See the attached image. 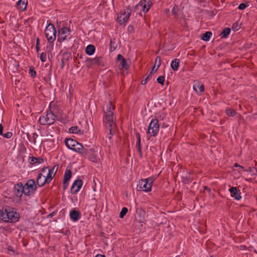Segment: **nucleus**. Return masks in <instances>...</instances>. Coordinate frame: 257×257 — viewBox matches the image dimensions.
Segmentation results:
<instances>
[{
    "mask_svg": "<svg viewBox=\"0 0 257 257\" xmlns=\"http://www.w3.org/2000/svg\"><path fill=\"white\" fill-rule=\"evenodd\" d=\"M4 221L8 223H16L20 218L19 212L14 208L9 206H4Z\"/></svg>",
    "mask_w": 257,
    "mask_h": 257,
    "instance_id": "f257e3e1",
    "label": "nucleus"
},
{
    "mask_svg": "<svg viewBox=\"0 0 257 257\" xmlns=\"http://www.w3.org/2000/svg\"><path fill=\"white\" fill-rule=\"evenodd\" d=\"M65 143L68 149L80 154L83 153L84 147L77 141L71 138H66L65 140Z\"/></svg>",
    "mask_w": 257,
    "mask_h": 257,
    "instance_id": "f03ea898",
    "label": "nucleus"
},
{
    "mask_svg": "<svg viewBox=\"0 0 257 257\" xmlns=\"http://www.w3.org/2000/svg\"><path fill=\"white\" fill-rule=\"evenodd\" d=\"M114 109L115 106L111 102H109L106 105L105 109L103 108L106 119V121H105L106 125L115 124L113 120V112L112 111V110H114Z\"/></svg>",
    "mask_w": 257,
    "mask_h": 257,
    "instance_id": "7ed1b4c3",
    "label": "nucleus"
},
{
    "mask_svg": "<svg viewBox=\"0 0 257 257\" xmlns=\"http://www.w3.org/2000/svg\"><path fill=\"white\" fill-rule=\"evenodd\" d=\"M56 117V115L52 111L49 110L46 112V114L45 115L40 116L39 118V122L42 125H51L55 122Z\"/></svg>",
    "mask_w": 257,
    "mask_h": 257,
    "instance_id": "20e7f679",
    "label": "nucleus"
},
{
    "mask_svg": "<svg viewBox=\"0 0 257 257\" xmlns=\"http://www.w3.org/2000/svg\"><path fill=\"white\" fill-rule=\"evenodd\" d=\"M57 31L54 26L50 23L45 30V36L49 43H53L56 38Z\"/></svg>",
    "mask_w": 257,
    "mask_h": 257,
    "instance_id": "39448f33",
    "label": "nucleus"
},
{
    "mask_svg": "<svg viewBox=\"0 0 257 257\" xmlns=\"http://www.w3.org/2000/svg\"><path fill=\"white\" fill-rule=\"evenodd\" d=\"M24 186H25V191H26L24 192L25 196H29L33 195L37 189L36 182L34 179H32L28 180Z\"/></svg>",
    "mask_w": 257,
    "mask_h": 257,
    "instance_id": "423d86ee",
    "label": "nucleus"
},
{
    "mask_svg": "<svg viewBox=\"0 0 257 257\" xmlns=\"http://www.w3.org/2000/svg\"><path fill=\"white\" fill-rule=\"evenodd\" d=\"M159 120V119L156 118L151 120L148 130V134L150 135V137H155L158 134L160 127Z\"/></svg>",
    "mask_w": 257,
    "mask_h": 257,
    "instance_id": "0eeeda50",
    "label": "nucleus"
},
{
    "mask_svg": "<svg viewBox=\"0 0 257 257\" xmlns=\"http://www.w3.org/2000/svg\"><path fill=\"white\" fill-rule=\"evenodd\" d=\"M85 62L86 67L88 68H90L92 65H96L98 66H104V62L103 59L101 57H96L95 58L92 59L90 58L86 57L85 58Z\"/></svg>",
    "mask_w": 257,
    "mask_h": 257,
    "instance_id": "6e6552de",
    "label": "nucleus"
},
{
    "mask_svg": "<svg viewBox=\"0 0 257 257\" xmlns=\"http://www.w3.org/2000/svg\"><path fill=\"white\" fill-rule=\"evenodd\" d=\"M154 180L152 178H148L144 180H141L139 181L138 187L140 186V189H143L146 192L151 190V188Z\"/></svg>",
    "mask_w": 257,
    "mask_h": 257,
    "instance_id": "1a4fd4ad",
    "label": "nucleus"
},
{
    "mask_svg": "<svg viewBox=\"0 0 257 257\" xmlns=\"http://www.w3.org/2000/svg\"><path fill=\"white\" fill-rule=\"evenodd\" d=\"M161 58L160 56H157L156 59V61L155 62V64L153 66L151 70H150V73L148 75V76L144 80H143L141 82V84L142 85H145L146 84L147 81L152 77L153 73L154 71H157L158 69L159 68L160 65H161Z\"/></svg>",
    "mask_w": 257,
    "mask_h": 257,
    "instance_id": "9d476101",
    "label": "nucleus"
},
{
    "mask_svg": "<svg viewBox=\"0 0 257 257\" xmlns=\"http://www.w3.org/2000/svg\"><path fill=\"white\" fill-rule=\"evenodd\" d=\"M153 3L151 0H141L139 4L136 5V9H141L144 14L147 13L150 10Z\"/></svg>",
    "mask_w": 257,
    "mask_h": 257,
    "instance_id": "9b49d317",
    "label": "nucleus"
},
{
    "mask_svg": "<svg viewBox=\"0 0 257 257\" xmlns=\"http://www.w3.org/2000/svg\"><path fill=\"white\" fill-rule=\"evenodd\" d=\"M71 30L66 27L59 28L58 30V41L61 42L66 40L67 36L70 35Z\"/></svg>",
    "mask_w": 257,
    "mask_h": 257,
    "instance_id": "f8f14e48",
    "label": "nucleus"
},
{
    "mask_svg": "<svg viewBox=\"0 0 257 257\" xmlns=\"http://www.w3.org/2000/svg\"><path fill=\"white\" fill-rule=\"evenodd\" d=\"M14 192L15 195L19 198V200H22L23 193L24 194L25 186L22 182H19L14 186Z\"/></svg>",
    "mask_w": 257,
    "mask_h": 257,
    "instance_id": "ddd939ff",
    "label": "nucleus"
},
{
    "mask_svg": "<svg viewBox=\"0 0 257 257\" xmlns=\"http://www.w3.org/2000/svg\"><path fill=\"white\" fill-rule=\"evenodd\" d=\"M131 14V10L128 9L126 12L118 16L116 21L120 25H122L127 21Z\"/></svg>",
    "mask_w": 257,
    "mask_h": 257,
    "instance_id": "4468645a",
    "label": "nucleus"
},
{
    "mask_svg": "<svg viewBox=\"0 0 257 257\" xmlns=\"http://www.w3.org/2000/svg\"><path fill=\"white\" fill-rule=\"evenodd\" d=\"M82 184L83 181L82 180L78 179L75 180L70 189L71 194H76L77 193L82 187Z\"/></svg>",
    "mask_w": 257,
    "mask_h": 257,
    "instance_id": "2eb2a0df",
    "label": "nucleus"
},
{
    "mask_svg": "<svg viewBox=\"0 0 257 257\" xmlns=\"http://www.w3.org/2000/svg\"><path fill=\"white\" fill-rule=\"evenodd\" d=\"M83 153L81 154H83L84 156L87 157L89 160L94 163L97 162V159L94 154V151L93 149L88 150L84 148V150L83 151Z\"/></svg>",
    "mask_w": 257,
    "mask_h": 257,
    "instance_id": "dca6fc26",
    "label": "nucleus"
},
{
    "mask_svg": "<svg viewBox=\"0 0 257 257\" xmlns=\"http://www.w3.org/2000/svg\"><path fill=\"white\" fill-rule=\"evenodd\" d=\"M117 61H120L119 66L121 67V69L124 70H128L130 67V65L126 62V59L124 58V57L121 54H118L116 58Z\"/></svg>",
    "mask_w": 257,
    "mask_h": 257,
    "instance_id": "f3484780",
    "label": "nucleus"
},
{
    "mask_svg": "<svg viewBox=\"0 0 257 257\" xmlns=\"http://www.w3.org/2000/svg\"><path fill=\"white\" fill-rule=\"evenodd\" d=\"M70 217L73 221H78L81 217V213L75 209H72L70 212Z\"/></svg>",
    "mask_w": 257,
    "mask_h": 257,
    "instance_id": "a211bd4d",
    "label": "nucleus"
},
{
    "mask_svg": "<svg viewBox=\"0 0 257 257\" xmlns=\"http://www.w3.org/2000/svg\"><path fill=\"white\" fill-rule=\"evenodd\" d=\"M231 196L234 197L236 200H239L241 198L240 193H238V191L237 190L236 187H232L229 189Z\"/></svg>",
    "mask_w": 257,
    "mask_h": 257,
    "instance_id": "6ab92c4d",
    "label": "nucleus"
},
{
    "mask_svg": "<svg viewBox=\"0 0 257 257\" xmlns=\"http://www.w3.org/2000/svg\"><path fill=\"white\" fill-rule=\"evenodd\" d=\"M136 137L137 138V144H136V147L138 149V152L139 153V156L140 158H142V149H141V136L138 132L136 133Z\"/></svg>",
    "mask_w": 257,
    "mask_h": 257,
    "instance_id": "aec40b11",
    "label": "nucleus"
},
{
    "mask_svg": "<svg viewBox=\"0 0 257 257\" xmlns=\"http://www.w3.org/2000/svg\"><path fill=\"white\" fill-rule=\"evenodd\" d=\"M71 54L69 52H66L63 54V58L61 60V68L62 69L64 68L65 63L68 62L70 59H71Z\"/></svg>",
    "mask_w": 257,
    "mask_h": 257,
    "instance_id": "412c9836",
    "label": "nucleus"
},
{
    "mask_svg": "<svg viewBox=\"0 0 257 257\" xmlns=\"http://www.w3.org/2000/svg\"><path fill=\"white\" fill-rule=\"evenodd\" d=\"M45 176H43L42 173H39L36 178V185L39 187H42L46 184L44 182Z\"/></svg>",
    "mask_w": 257,
    "mask_h": 257,
    "instance_id": "4be33fe9",
    "label": "nucleus"
},
{
    "mask_svg": "<svg viewBox=\"0 0 257 257\" xmlns=\"http://www.w3.org/2000/svg\"><path fill=\"white\" fill-rule=\"evenodd\" d=\"M28 1L27 0H19L17 3L18 8L23 11L26 9Z\"/></svg>",
    "mask_w": 257,
    "mask_h": 257,
    "instance_id": "5701e85b",
    "label": "nucleus"
},
{
    "mask_svg": "<svg viewBox=\"0 0 257 257\" xmlns=\"http://www.w3.org/2000/svg\"><path fill=\"white\" fill-rule=\"evenodd\" d=\"M95 51V47L94 45L89 44L85 48V53L88 55H93Z\"/></svg>",
    "mask_w": 257,
    "mask_h": 257,
    "instance_id": "b1692460",
    "label": "nucleus"
},
{
    "mask_svg": "<svg viewBox=\"0 0 257 257\" xmlns=\"http://www.w3.org/2000/svg\"><path fill=\"white\" fill-rule=\"evenodd\" d=\"M180 60L177 58L172 60L171 64V67L174 71H177L178 70V68L180 65Z\"/></svg>",
    "mask_w": 257,
    "mask_h": 257,
    "instance_id": "393cba45",
    "label": "nucleus"
},
{
    "mask_svg": "<svg viewBox=\"0 0 257 257\" xmlns=\"http://www.w3.org/2000/svg\"><path fill=\"white\" fill-rule=\"evenodd\" d=\"M193 89L196 91L198 92V89L199 92L204 91V88L203 84L200 82H197L193 86Z\"/></svg>",
    "mask_w": 257,
    "mask_h": 257,
    "instance_id": "a878e982",
    "label": "nucleus"
},
{
    "mask_svg": "<svg viewBox=\"0 0 257 257\" xmlns=\"http://www.w3.org/2000/svg\"><path fill=\"white\" fill-rule=\"evenodd\" d=\"M69 132L70 133L77 134H83L84 131L81 130L78 128V126H74L71 127L69 129Z\"/></svg>",
    "mask_w": 257,
    "mask_h": 257,
    "instance_id": "bb28decb",
    "label": "nucleus"
},
{
    "mask_svg": "<svg viewBox=\"0 0 257 257\" xmlns=\"http://www.w3.org/2000/svg\"><path fill=\"white\" fill-rule=\"evenodd\" d=\"M231 29L229 28H226L222 30L220 36L221 38H226L229 35Z\"/></svg>",
    "mask_w": 257,
    "mask_h": 257,
    "instance_id": "cd10ccee",
    "label": "nucleus"
},
{
    "mask_svg": "<svg viewBox=\"0 0 257 257\" xmlns=\"http://www.w3.org/2000/svg\"><path fill=\"white\" fill-rule=\"evenodd\" d=\"M212 35V33L211 32L207 31L205 33H203L201 37V39L205 41H208L211 38V36Z\"/></svg>",
    "mask_w": 257,
    "mask_h": 257,
    "instance_id": "c85d7f7f",
    "label": "nucleus"
},
{
    "mask_svg": "<svg viewBox=\"0 0 257 257\" xmlns=\"http://www.w3.org/2000/svg\"><path fill=\"white\" fill-rule=\"evenodd\" d=\"M72 177V172L70 170L66 169L63 177V181L69 182Z\"/></svg>",
    "mask_w": 257,
    "mask_h": 257,
    "instance_id": "c756f323",
    "label": "nucleus"
},
{
    "mask_svg": "<svg viewBox=\"0 0 257 257\" xmlns=\"http://www.w3.org/2000/svg\"><path fill=\"white\" fill-rule=\"evenodd\" d=\"M55 175L52 174V173L48 172L47 176H46L44 178V182H46V184H49L53 178L55 177Z\"/></svg>",
    "mask_w": 257,
    "mask_h": 257,
    "instance_id": "7c9ffc66",
    "label": "nucleus"
},
{
    "mask_svg": "<svg viewBox=\"0 0 257 257\" xmlns=\"http://www.w3.org/2000/svg\"><path fill=\"white\" fill-rule=\"evenodd\" d=\"M225 112L226 114L229 116H233L236 114V112L235 110L230 109L229 108H227L225 110Z\"/></svg>",
    "mask_w": 257,
    "mask_h": 257,
    "instance_id": "2f4dec72",
    "label": "nucleus"
},
{
    "mask_svg": "<svg viewBox=\"0 0 257 257\" xmlns=\"http://www.w3.org/2000/svg\"><path fill=\"white\" fill-rule=\"evenodd\" d=\"M128 211V209L127 208L124 207L122 208L120 212L119 213V217L120 218L122 219L124 217V216L126 215Z\"/></svg>",
    "mask_w": 257,
    "mask_h": 257,
    "instance_id": "473e14b6",
    "label": "nucleus"
},
{
    "mask_svg": "<svg viewBox=\"0 0 257 257\" xmlns=\"http://www.w3.org/2000/svg\"><path fill=\"white\" fill-rule=\"evenodd\" d=\"M241 28L240 24H238V22H235L232 27V29L234 31H237Z\"/></svg>",
    "mask_w": 257,
    "mask_h": 257,
    "instance_id": "72a5a7b5",
    "label": "nucleus"
},
{
    "mask_svg": "<svg viewBox=\"0 0 257 257\" xmlns=\"http://www.w3.org/2000/svg\"><path fill=\"white\" fill-rule=\"evenodd\" d=\"M58 169V165H55L51 169H49V172L52 173V174H54V175H56L57 171Z\"/></svg>",
    "mask_w": 257,
    "mask_h": 257,
    "instance_id": "f704fd0d",
    "label": "nucleus"
},
{
    "mask_svg": "<svg viewBox=\"0 0 257 257\" xmlns=\"http://www.w3.org/2000/svg\"><path fill=\"white\" fill-rule=\"evenodd\" d=\"M29 73L30 74L31 76L33 78H35L36 76V72L34 68L33 67H31L30 68Z\"/></svg>",
    "mask_w": 257,
    "mask_h": 257,
    "instance_id": "c9c22d12",
    "label": "nucleus"
},
{
    "mask_svg": "<svg viewBox=\"0 0 257 257\" xmlns=\"http://www.w3.org/2000/svg\"><path fill=\"white\" fill-rule=\"evenodd\" d=\"M245 171H247V172H250V173H252L253 175L257 174V169L254 168V167L249 168L248 170H245Z\"/></svg>",
    "mask_w": 257,
    "mask_h": 257,
    "instance_id": "e433bc0d",
    "label": "nucleus"
},
{
    "mask_svg": "<svg viewBox=\"0 0 257 257\" xmlns=\"http://www.w3.org/2000/svg\"><path fill=\"white\" fill-rule=\"evenodd\" d=\"M157 81L160 84L163 85L165 81V77L162 76H159L157 78Z\"/></svg>",
    "mask_w": 257,
    "mask_h": 257,
    "instance_id": "4c0bfd02",
    "label": "nucleus"
},
{
    "mask_svg": "<svg viewBox=\"0 0 257 257\" xmlns=\"http://www.w3.org/2000/svg\"><path fill=\"white\" fill-rule=\"evenodd\" d=\"M47 57L46 53L43 52L40 55V59L42 62H44L46 61Z\"/></svg>",
    "mask_w": 257,
    "mask_h": 257,
    "instance_id": "58836bf2",
    "label": "nucleus"
},
{
    "mask_svg": "<svg viewBox=\"0 0 257 257\" xmlns=\"http://www.w3.org/2000/svg\"><path fill=\"white\" fill-rule=\"evenodd\" d=\"M248 6V5L246 4H244V3H241L240 4L238 7V9L240 10H244L246 7H247Z\"/></svg>",
    "mask_w": 257,
    "mask_h": 257,
    "instance_id": "ea45409f",
    "label": "nucleus"
},
{
    "mask_svg": "<svg viewBox=\"0 0 257 257\" xmlns=\"http://www.w3.org/2000/svg\"><path fill=\"white\" fill-rule=\"evenodd\" d=\"M7 139H10L12 137L13 134L12 132H8L2 135Z\"/></svg>",
    "mask_w": 257,
    "mask_h": 257,
    "instance_id": "a19ab883",
    "label": "nucleus"
},
{
    "mask_svg": "<svg viewBox=\"0 0 257 257\" xmlns=\"http://www.w3.org/2000/svg\"><path fill=\"white\" fill-rule=\"evenodd\" d=\"M114 125L109 124V135H110V136L109 137V138L110 139L111 138V136H113V126Z\"/></svg>",
    "mask_w": 257,
    "mask_h": 257,
    "instance_id": "79ce46f5",
    "label": "nucleus"
},
{
    "mask_svg": "<svg viewBox=\"0 0 257 257\" xmlns=\"http://www.w3.org/2000/svg\"><path fill=\"white\" fill-rule=\"evenodd\" d=\"M36 160V158L34 157H30L29 159V162L31 164H36L35 161Z\"/></svg>",
    "mask_w": 257,
    "mask_h": 257,
    "instance_id": "37998d69",
    "label": "nucleus"
},
{
    "mask_svg": "<svg viewBox=\"0 0 257 257\" xmlns=\"http://www.w3.org/2000/svg\"><path fill=\"white\" fill-rule=\"evenodd\" d=\"M44 160L42 158H36V160L35 161L36 164H42L44 162Z\"/></svg>",
    "mask_w": 257,
    "mask_h": 257,
    "instance_id": "c03bdc74",
    "label": "nucleus"
},
{
    "mask_svg": "<svg viewBox=\"0 0 257 257\" xmlns=\"http://www.w3.org/2000/svg\"><path fill=\"white\" fill-rule=\"evenodd\" d=\"M4 206L2 208V209H0V218L4 221Z\"/></svg>",
    "mask_w": 257,
    "mask_h": 257,
    "instance_id": "a18cd8bd",
    "label": "nucleus"
},
{
    "mask_svg": "<svg viewBox=\"0 0 257 257\" xmlns=\"http://www.w3.org/2000/svg\"><path fill=\"white\" fill-rule=\"evenodd\" d=\"M69 185V182L66 181H63V188L64 190H66Z\"/></svg>",
    "mask_w": 257,
    "mask_h": 257,
    "instance_id": "49530a36",
    "label": "nucleus"
},
{
    "mask_svg": "<svg viewBox=\"0 0 257 257\" xmlns=\"http://www.w3.org/2000/svg\"><path fill=\"white\" fill-rule=\"evenodd\" d=\"M33 141H32L34 143V144H35L36 143V139H37V137H38V135L36 133H34L33 134Z\"/></svg>",
    "mask_w": 257,
    "mask_h": 257,
    "instance_id": "de8ad7c7",
    "label": "nucleus"
},
{
    "mask_svg": "<svg viewBox=\"0 0 257 257\" xmlns=\"http://www.w3.org/2000/svg\"><path fill=\"white\" fill-rule=\"evenodd\" d=\"M183 182L186 184H189L190 182V178L188 177H183Z\"/></svg>",
    "mask_w": 257,
    "mask_h": 257,
    "instance_id": "09e8293b",
    "label": "nucleus"
},
{
    "mask_svg": "<svg viewBox=\"0 0 257 257\" xmlns=\"http://www.w3.org/2000/svg\"><path fill=\"white\" fill-rule=\"evenodd\" d=\"M172 13L175 17H177L178 14L177 11H176L175 8L174 7L172 10Z\"/></svg>",
    "mask_w": 257,
    "mask_h": 257,
    "instance_id": "8fccbe9b",
    "label": "nucleus"
},
{
    "mask_svg": "<svg viewBox=\"0 0 257 257\" xmlns=\"http://www.w3.org/2000/svg\"><path fill=\"white\" fill-rule=\"evenodd\" d=\"M4 126L2 124H0V135H3Z\"/></svg>",
    "mask_w": 257,
    "mask_h": 257,
    "instance_id": "3c124183",
    "label": "nucleus"
},
{
    "mask_svg": "<svg viewBox=\"0 0 257 257\" xmlns=\"http://www.w3.org/2000/svg\"><path fill=\"white\" fill-rule=\"evenodd\" d=\"M56 212L55 211H53V212L51 213L50 214H49L48 215V217H53L55 214Z\"/></svg>",
    "mask_w": 257,
    "mask_h": 257,
    "instance_id": "603ef678",
    "label": "nucleus"
},
{
    "mask_svg": "<svg viewBox=\"0 0 257 257\" xmlns=\"http://www.w3.org/2000/svg\"><path fill=\"white\" fill-rule=\"evenodd\" d=\"M204 188L205 190L208 191L209 193L211 192V189L207 186H204Z\"/></svg>",
    "mask_w": 257,
    "mask_h": 257,
    "instance_id": "864d4df0",
    "label": "nucleus"
},
{
    "mask_svg": "<svg viewBox=\"0 0 257 257\" xmlns=\"http://www.w3.org/2000/svg\"><path fill=\"white\" fill-rule=\"evenodd\" d=\"M47 169H49V167H43V168L41 170V172H44L46 171V170Z\"/></svg>",
    "mask_w": 257,
    "mask_h": 257,
    "instance_id": "5fc2aeb1",
    "label": "nucleus"
},
{
    "mask_svg": "<svg viewBox=\"0 0 257 257\" xmlns=\"http://www.w3.org/2000/svg\"><path fill=\"white\" fill-rule=\"evenodd\" d=\"M27 138L29 139V140L31 142V135L29 133H27Z\"/></svg>",
    "mask_w": 257,
    "mask_h": 257,
    "instance_id": "6e6d98bb",
    "label": "nucleus"
},
{
    "mask_svg": "<svg viewBox=\"0 0 257 257\" xmlns=\"http://www.w3.org/2000/svg\"><path fill=\"white\" fill-rule=\"evenodd\" d=\"M95 257H106L104 254H97Z\"/></svg>",
    "mask_w": 257,
    "mask_h": 257,
    "instance_id": "4d7b16f0",
    "label": "nucleus"
},
{
    "mask_svg": "<svg viewBox=\"0 0 257 257\" xmlns=\"http://www.w3.org/2000/svg\"><path fill=\"white\" fill-rule=\"evenodd\" d=\"M8 249H9V250H10V251H12L14 252V250L13 249V248L12 247L10 246H9V247H8Z\"/></svg>",
    "mask_w": 257,
    "mask_h": 257,
    "instance_id": "13d9d810",
    "label": "nucleus"
},
{
    "mask_svg": "<svg viewBox=\"0 0 257 257\" xmlns=\"http://www.w3.org/2000/svg\"><path fill=\"white\" fill-rule=\"evenodd\" d=\"M36 51L37 52H38L39 51V50H40V47H39V45H36Z\"/></svg>",
    "mask_w": 257,
    "mask_h": 257,
    "instance_id": "bf43d9fd",
    "label": "nucleus"
},
{
    "mask_svg": "<svg viewBox=\"0 0 257 257\" xmlns=\"http://www.w3.org/2000/svg\"><path fill=\"white\" fill-rule=\"evenodd\" d=\"M36 45H40V40L38 38L37 39Z\"/></svg>",
    "mask_w": 257,
    "mask_h": 257,
    "instance_id": "052dcab7",
    "label": "nucleus"
},
{
    "mask_svg": "<svg viewBox=\"0 0 257 257\" xmlns=\"http://www.w3.org/2000/svg\"><path fill=\"white\" fill-rule=\"evenodd\" d=\"M133 28H134V27L132 26H129L128 27V29L129 30H133Z\"/></svg>",
    "mask_w": 257,
    "mask_h": 257,
    "instance_id": "680f3d73",
    "label": "nucleus"
},
{
    "mask_svg": "<svg viewBox=\"0 0 257 257\" xmlns=\"http://www.w3.org/2000/svg\"><path fill=\"white\" fill-rule=\"evenodd\" d=\"M253 247L252 246H250L248 247V250H250V251H252V250L253 251Z\"/></svg>",
    "mask_w": 257,
    "mask_h": 257,
    "instance_id": "e2e57ef3",
    "label": "nucleus"
},
{
    "mask_svg": "<svg viewBox=\"0 0 257 257\" xmlns=\"http://www.w3.org/2000/svg\"><path fill=\"white\" fill-rule=\"evenodd\" d=\"M77 57H79V58H82V54H79V53H78L77 55Z\"/></svg>",
    "mask_w": 257,
    "mask_h": 257,
    "instance_id": "0e129e2a",
    "label": "nucleus"
},
{
    "mask_svg": "<svg viewBox=\"0 0 257 257\" xmlns=\"http://www.w3.org/2000/svg\"><path fill=\"white\" fill-rule=\"evenodd\" d=\"M234 167H240V166L239 165H238V164L235 163V164H234Z\"/></svg>",
    "mask_w": 257,
    "mask_h": 257,
    "instance_id": "69168bd1",
    "label": "nucleus"
},
{
    "mask_svg": "<svg viewBox=\"0 0 257 257\" xmlns=\"http://www.w3.org/2000/svg\"><path fill=\"white\" fill-rule=\"evenodd\" d=\"M164 116H162V115H160V119H164Z\"/></svg>",
    "mask_w": 257,
    "mask_h": 257,
    "instance_id": "338daca9",
    "label": "nucleus"
},
{
    "mask_svg": "<svg viewBox=\"0 0 257 257\" xmlns=\"http://www.w3.org/2000/svg\"><path fill=\"white\" fill-rule=\"evenodd\" d=\"M253 252L257 253V250L256 249H253Z\"/></svg>",
    "mask_w": 257,
    "mask_h": 257,
    "instance_id": "774afa93",
    "label": "nucleus"
}]
</instances>
